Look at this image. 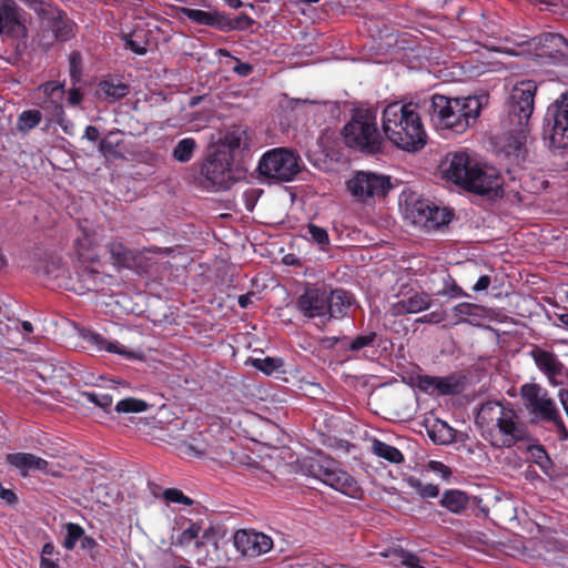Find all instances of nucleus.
Masks as SVG:
<instances>
[{"label":"nucleus","instance_id":"obj_21","mask_svg":"<svg viewBox=\"0 0 568 568\" xmlns=\"http://www.w3.org/2000/svg\"><path fill=\"white\" fill-rule=\"evenodd\" d=\"M6 459L8 464L18 469L22 476H27L30 470H39L52 476L57 475L48 460L30 453L8 454Z\"/></svg>","mask_w":568,"mask_h":568},{"label":"nucleus","instance_id":"obj_11","mask_svg":"<svg viewBox=\"0 0 568 568\" xmlns=\"http://www.w3.org/2000/svg\"><path fill=\"white\" fill-rule=\"evenodd\" d=\"M405 217L415 226L428 231L437 230L450 222L452 214L428 200H416L407 205Z\"/></svg>","mask_w":568,"mask_h":568},{"label":"nucleus","instance_id":"obj_52","mask_svg":"<svg viewBox=\"0 0 568 568\" xmlns=\"http://www.w3.org/2000/svg\"><path fill=\"white\" fill-rule=\"evenodd\" d=\"M0 498L9 505L14 504L17 501L16 494L11 489L4 488L1 484H0Z\"/></svg>","mask_w":568,"mask_h":568},{"label":"nucleus","instance_id":"obj_39","mask_svg":"<svg viewBox=\"0 0 568 568\" xmlns=\"http://www.w3.org/2000/svg\"><path fill=\"white\" fill-rule=\"evenodd\" d=\"M41 113L38 110L23 111L18 119V128L20 131H30L41 121Z\"/></svg>","mask_w":568,"mask_h":568},{"label":"nucleus","instance_id":"obj_38","mask_svg":"<svg viewBox=\"0 0 568 568\" xmlns=\"http://www.w3.org/2000/svg\"><path fill=\"white\" fill-rule=\"evenodd\" d=\"M181 12L187 17L191 21L202 26H213L215 18L212 13L200 9L182 8Z\"/></svg>","mask_w":568,"mask_h":568},{"label":"nucleus","instance_id":"obj_22","mask_svg":"<svg viewBox=\"0 0 568 568\" xmlns=\"http://www.w3.org/2000/svg\"><path fill=\"white\" fill-rule=\"evenodd\" d=\"M83 339L85 343L93 349L106 351L109 353H114L120 356H123L129 359L141 358V354L139 352L129 351L123 345H121L116 341H108L101 334L94 332H87L83 334Z\"/></svg>","mask_w":568,"mask_h":568},{"label":"nucleus","instance_id":"obj_60","mask_svg":"<svg viewBox=\"0 0 568 568\" xmlns=\"http://www.w3.org/2000/svg\"><path fill=\"white\" fill-rule=\"evenodd\" d=\"M81 546L83 548H92L95 546V540L91 537H82L81 538Z\"/></svg>","mask_w":568,"mask_h":568},{"label":"nucleus","instance_id":"obj_44","mask_svg":"<svg viewBox=\"0 0 568 568\" xmlns=\"http://www.w3.org/2000/svg\"><path fill=\"white\" fill-rule=\"evenodd\" d=\"M307 233L311 236L312 241L321 245L322 248L329 242L327 231L323 227L310 224L307 227Z\"/></svg>","mask_w":568,"mask_h":568},{"label":"nucleus","instance_id":"obj_59","mask_svg":"<svg viewBox=\"0 0 568 568\" xmlns=\"http://www.w3.org/2000/svg\"><path fill=\"white\" fill-rule=\"evenodd\" d=\"M40 568H59V565L45 557L41 558Z\"/></svg>","mask_w":568,"mask_h":568},{"label":"nucleus","instance_id":"obj_26","mask_svg":"<svg viewBox=\"0 0 568 568\" xmlns=\"http://www.w3.org/2000/svg\"><path fill=\"white\" fill-rule=\"evenodd\" d=\"M106 250L110 253L112 264L116 267H130L135 260L134 253L120 241H110L106 244Z\"/></svg>","mask_w":568,"mask_h":568},{"label":"nucleus","instance_id":"obj_14","mask_svg":"<svg viewBox=\"0 0 568 568\" xmlns=\"http://www.w3.org/2000/svg\"><path fill=\"white\" fill-rule=\"evenodd\" d=\"M529 355L538 369L547 377L550 385L559 386L566 383L568 379V369L555 353L539 346H534Z\"/></svg>","mask_w":568,"mask_h":568},{"label":"nucleus","instance_id":"obj_13","mask_svg":"<svg viewBox=\"0 0 568 568\" xmlns=\"http://www.w3.org/2000/svg\"><path fill=\"white\" fill-rule=\"evenodd\" d=\"M504 133L498 140L500 150L507 156H514L519 160L526 153V144L529 136V123H509L503 121Z\"/></svg>","mask_w":568,"mask_h":568},{"label":"nucleus","instance_id":"obj_53","mask_svg":"<svg viewBox=\"0 0 568 568\" xmlns=\"http://www.w3.org/2000/svg\"><path fill=\"white\" fill-rule=\"evenodd\" d=\"M490 285V277L488 275H481L478 281L475 283V285L473 286V290L475 292H480V291H485L489 287Z\"/></svg>","mask_w":568,"mask_h":568},{"label":"nucleus","instance_id":"obj_36","mask_svg":"<svg viewBox=\"0 0 568 568\" xmlns=\"http://www.w3.org/2000/svg\"><path fill=\"white\" fill-rule=\"evenodd\" d=\"M527 452L530 462L537 464L542 470L547 471L550 468L551 460L540 445H529Z\"/></svg>","mask_w":568,"mask_h":568},{"label":"nucleus","instance_id":"obj_16","mask_svg":"<svg viewBox=\"0 0 568 568\" xmlns=\"http://www.w3.org/2000/svg\"><path fill=\"white\" fill-rule=\"evenodd\" d=\"M327 291L308 287L301 294L296 301V308L307 318H320L322 322H327L328 311Z\"/></svg>","mask_w":568,"mask_h":568},{"label":"nucleus","instance_id":"obj_57","mask_svg":"<svg viewBox=\"0 0 568 568\" xmlns=\"http://www.w3.org/2000/svg\"><path fill=\"white\" fill-rule=\"evenodd\" d=\"M234 71L241 75V77H246L251 73L252 71V67L247 63H239L235 68H234Z\"/></svg>","mask_w":568,"mask_h":568},{"label":"nucleus","instance_id":"obj_49","mask_svg":"<svg viewBox=\"0 0 568 568\" xmlns=\"http://www.w3.org/2000/svg\"><path fill=\"white\" fill-rule=\"evenodd\" d=\"M444 320V316L442 313L438 312H432L429 314H425L416 320L417 323H429V324H437L440 323Z\"/></svg>","mask_w":568,"mask_h":568},{"label":"nucleus","instance_id":"obj_25","mask_svg":"<svg viewBox=\"0 0 568 568\" xmlns=\"http://www.w3.org/2000/svg\"><path fill=\"white\" fill-rule=\"evenodd\" d=\"M327 320L343 317L353 303V296L344 290L327 292Z\"/></svg>","mask_w":568,"mask_h":568},{"label":"nucleus","instance_id":"obj_33","mask_svg":"<svg viewBox=\"0 0 568 568\" xmlns=\"http://www.w3.org/2000/svg\"><path fill=\"white\" fill-rule=\"evenodd\" d=\"M148 407L149 405L146 402L133 397H128L118 402L114 409L119 414H129L144 412Z\"/></svg>","mask_w":568,"mask_h":568},{"label":"nucleus","instance_id":"obj_23","mask_svg":"<svg viewBox=\"0 0 568 568\" xmlns=\"http://www.w3.org/2000/svg\"><path fill=\"white\" fill-rule=\"evenodd\" d=\"M432 305L430 295L425 292L415 293L406 298H403L390 306L393 315L416 314L422 311L428 310Z\"/></svg>","mask_w":568,"mask_h":568},{"label":"nucleus","instance_id":"obj_3","mask_svg":"<svg viewBox=\"0 0 568 568\" xmlns=\"http://www.w3.org/2000/svg\"><path fill=\"white\" fill-rule=\"evenodd\" d=\"M484 99L485 97L448 98L434 94L429 110L430 121L439 131L462 134L476 123Z\"/></svg>","mask_w":568,"mask_h":568},{"label":"nucleus","instance_id":"obj_45","mask_svg":"<svg viewBox=\"0 0 568 568\" xmlns=\"http://www.w3.org/2000/svg\"><path fill=\"white\" fill-rule=\"evenodd\" d=\"M163 497L165 500L170 503H179L186 506H190L193 504V500L185 496L181 490L175 488H169L163 491Z\"/></svg>","mask_w":568,"mask_h":568},{"label":"nucleus","instance_id":"obj_37","mask_svg":"<svg viewBox=\"0 0 568 568\" xmlns=\"http://www.w3.org/2000/svg\"><path fill=\"white\" fill-rule=\"evenodd\" d=\"M65 537L63 539V547L68 550H71L74 548L75 544L83 537L84 529L73 523H68L65 526Z\"/></svg>","mask_w":568,"mask_h":568},{"label":"nucleus","instance_id":"obj_42","mask_svg":"<svg viewBox=\"0 0 568 568\" xmlns=\"http://www.w3.org/2000/svg\"><path fill=\"white\" fill-rule=\"evenodd\" d=\"M39 90L43 92L44 95L51 99L53 103H59L63 95V85L57 81H49L39 87Z\"/></svg>","mask_w":568,"mask_h":568},{"label":"nucleus","instance_id":"obj_32","mask_svg":"<svg viewBox=\"0 0 568 568\" xmlns=\"http://www.w3.org/2000/svg\"><path fill=\"white\" fill-rule=\"evenodd\" d=\"M100 91L113 101L125 97L129 93V87L120 81L106 80L99 84Z\"/></svg>","mask_w":568,"mask_h":568},{"label":"nucleus","instance_id":"obj_35","mask_svg":"<svg viewBox=\"0 0 568 568\" xmlns=\"http://www.w3.org/2000/svg\"><path fill=\"white\" fill-rule=\"evenodd\" d=\"M81 397L85 402L94 404L104 412H109L113 403L112 396L105 393L83 392Z\"/></svg>","mask_w":568,"mask_h":568},{"label":"nucleus","instance_id":"obj_10","mask_svg":"<svg viewBox=\"0 0 568 568\" xmlns=\"http://www.w3.org/2000/svg\"><path fill=\"white\" fill-rule=\"evenodd\" d=\"M537 85L531 80L516 83L508 100V114L505 120L509 123H529L535 106Z\"/></svg>","mask_w":568,"mask_h":568},{"label":"nucleus","instance_id":"obj_5","mask_svg":"<svg viewBox=\"0 0 568 568\" xmlns=\"http://www.w3.org/2000/svg\"><path fill=\"white\" fill-rule=\"evenodd\" d=\"M342 134L348 148L367 153H375L381 149L382 136L377 129L376 116L368 110L355 111Z\"/></svg>","mask_w":568,"mask_h":568},{"label":"nucleus","instance_id":"obj_12","mask_svg":"<svg viewBox=\"0 0 568 568\" xmlns=\"http://www.w3.org/2000/svg\"><path fill=\"white\" fill-rule=\"evenodd\" d=\"M232 156L222 151L214 152L202 165L201 174L213 190L229 189L233 184Z\"/></svg>","mask_w":568,"mask_h":568},{"label":"nucleus","instance_id":"obj_54","mask_svg":"<svg viewBox=\"0 0 568 568\" xmlns=\"http://www.w3.org/2000/svg\"><path fill=\"white\" fill-rule=\"evenodd\" d=\"M126 48L133 51L136 54H144L146 52V48L142 44L136 43L134 40H126Z\"/></svg>","mask_w":568,"mask_h":568},{"label":"nucleus","instance_id":"obj_46","mask_svg":"<svg viewBox=\"0 0 568 568\" xmlns=\"http://www.w3.org/2000/svg\"><path fill=\"white\" fill-rule=\"evenodd\" d=\"M70 74L73 80H78L81 72V55L79 52H72L70 55Z\"/></svg>","mask_w":568,"mask_h":568},{"label":"nucleus","instance_id":"obj_7","mask_svg":"<svg viewBox=\"0 0 568 568\" xmlns=\"http://www.w3.org/2000/svg\"><path fill=\"white\" fill-rule=\"evenodd\" d=\"M260 174L266 179L288 182L300 172V158L286 148H275L265 152L257 164Z\"/></svg>","mask_w":568,"mask_h":568},{"label":"nucleus","instance_id":"obj_62","mask_svg":"<svg viewBox=\"0 0 568 568\" xmlns=\"http://www.w3.org/2000/svg\"><path fill=\"white\" fill-rule=\"evenodd\" d=\"M251 303V296L248 295H241L239 297V304L241 307L245 308L248 306V304Z\"/></svg>","mask_w":568,"mask_h":568},{"label":"nucleus","instance_id":"obj_47","mask_svg":"<svg viewBox=\"0 0 568 568\" xmlns=\"http://www.w3.org/2000/svg\"><path fill=\"white\" fill-rule=\"evenodd\" d=\"M428 469L436 474H439L444 479L449 478L452 475L449 467H447L445 464L438 460H430L428 463Z\"/></svg>","mask_w":568,"mask_h":568},{"label":"nucleus","instance_id":"obj_19","mask_svg":"<svg viewBox=\"0 0 568 568\" xmlns=\"http://www.w3.org/2000/svg\"><path fill=\"white\" fill-rule=\"evenodd\" d=\"M234 546L243 556L257 557L272 549L273 540L263 532L243 529L235 532Z\"/></svg>","mask_w":568,"mask_h":568},{"label":"nucleus","instance_id":"obj_64","mask_svg":"<svg viewBox=\"0 0 568 568\" xmlns=\"http://www.w3.org/2000/svg\"><path fill=\"white\" fill-rule=\"evenodd\" d=\"M21 327L23 332L28 334H31L33 332V325L28 321L22 322Z\"/></svg>","mask_w":568,"mask_h":568},{"label":"nucleus","instance_id":"obj_24","mask_svg":"<svg viewBox=\"0 0 568 568\" xmlns=\"http://www.w3.org/2000/svg\"><path fill=\"white\" fill-rule=\"evenodd\" d=\"M539 43L544 49L540 55L548 57L554 61L568 57V41L560 34L546 33L540 37Z\"/></svg>","mask_w":568,"mask_h":568},{"label":"nucleus","instance_id":"obj_48","mask_svg":"<svg viewBox=\"0 0 568 568\" xmlns=\"http://www.w3.org/2000/svg\"><path fill=\"white\" fill-rule=\"evenodd\" d=\"M477 306L470 303H460L454 307L455 315L469 316L474 314Z\"/></svg>","mask_w":568,"mask_h":568},{"label":"nucleus","instance_id":"obj_9","mask_svg":"<svg viewBox=\"0 0 568 568\" xmlns=\"http://www.w3.org/2000/svg\"><path fill=\"white\" fill-rule=\"evenodd\" d=\"M390 187L388 176L374 172L359 171L347 181V189L352 196L362 203L384 197Z\"/></svg>","mask_w":568,"mask_h":568},{"label":"nucleus","instance_id":"obj_34","mask_svg":"<svg viewBox=\"0 0 568 568\" xmlns=\"http://www.w3.org/2000/svg\"><path fill=\"white\" fill-rule=\"evenodd\" d=\"M385 556H392L394 558L393 562L398 561L400 565L406 566L407 568H425L420 565V560L416 555L403 549H395Z\"/></svg>","mask_w":568,"mask_h":568},{"label":"nucleus","instance_id":"obj_41","mask_svg":"<svg viewBox=\"0 0 568 568\" xmlns=\"http://www.w3.org/2000/svg\"><path fill=\"white\" fill-rule=\"evenodd\" d=\"M202 531V526L199 523H190V525L180 534L176 539V545L185 546L195 540Z\"/></svg>","mask_w":568,"mask_h":568},{"label":"nucleus","instance_id":"obj_20","mask_svg":"<svg viewBox=\"0 0 568 568\" xmlns=\"http://www.w3.org/2000/svg\"><path fill=\"white\" fill-rule=\"evenodd\" d=\"M43 31H50L52 34H42V45L51 44L52 40L67 41L73 36V23L68 17L57 9L50 8L47 17L42 19Z\"/></svg>","mask_w":568,"mask_h":568},{"label":"nucleus","instance_id":"obj_4","mask_svg":"<svg viewBox=\"0 0 568 568\" xmlns=\"http://www.w3.org/2000/svg\"><path fill=\"white\" fill-rule=\"evenodd\" d=\"M306 475L321 480L328 487L352 498H358L361 488L357 481L338 463L326 456L310 458L304 462Z\"/></svg>","mask_w":568,"mask_h":568},{"label":"nucleus","instance_id":"obj_51","mask_svg":"<svg viewBox=\"0 0 568 568\" xmlns=\"http://www.w3.org/2000/svg\"><path fill=\"white\" fill-rule=\"evenodd\" d=\"M439 495V489L434 484H425L420 490V497L423 498H435Z\"/></svg>","mask_w":568,"mask_h":568},{"label":"nucleus","instance_id":"obj_2","mask_svg":"<svg viewBox=\"0 0 568 568\" xmlns=\"http://www.w3.org/2000/svg\"><path fill=\"white\" fill-rule=\"evenodd\" d=\"M444 176L470 192L491 199L503 196L501 176L496 169L481 165L466 152L447 155L443 163Z\"/></svg>","mask_w":568,"mask_h":568},{"label":"nucleus","instance_id":"obj_50","mask_svg":"<svg viewBox=\"0 0 568 568\" xmlns=\"http://www.w3.org/2000/svg\"><path fill=\"white\" fill-rule=\"evenodd\" d=\"M442 428L444 430V434L440 435L438 438H436L435 436H432V438L435 443L446 444L454 438L453 428L448 427L446 424H442Z\"/></svg>","mask_w":568,"mask_h":568},{"label":"nucleus","instance_id":"obj_56","mask_svg":"<svg viewBox=\"0 0 568 568\" xmlns=\"http://www.w3.org/2000/svg\"><path fill=\"white\" fill-rule=\"evenodd\" d=\"M82 100V93L79 89H72L69 91V103L72 105H78Z\"/></svg>","mask_w":568,"mask_h":568},{"label":"nucleus","instance_id":"obj_8","mask_svg":"<svg viewBox=\"0 0 568 568\" xmlns=\"http://www.w3.org/2000/svg\"><path fill=\"white\" fill-rule=\"evenodd\" d=\"M545 139L554 149L568 148V91L550 104L546 114Z\"/></svg>","mask_w":568,"mask_h":568},{"label":"nucleus","instance_id":"obj_29","mask_svg":"<svg viewBox=\"0 0 568 568\" xmlns=\"http://www.w3.org/2000/svg\"><path fill=\"white\" fill-rule=\"evenodd\" d=\"M372 452L377 457L393 464H399L404 460V455L399 449L379 439L372 440Z\"/></svg>","mask_w":568,"mask_h":568},{"label":"nucleus","instance_id":"obj_27","mask_svg":"<svg viewBox=\"0 0 568 568\" xmlns=\"http://www.w3.org/2000/svg\"><path fill=\"white\" fill-rule=\"evenodd\" d=\"M423 387L437 389L443 395L457 394L460 390L458 381L453 377H432L424 376L420 379Z\"/></svg>","mask_w":568,"mask_h":568},{"label":"nucleus","instance_id":"obj_28","mask_svg":"<svg viewBox=\"0 0 568 568\" xmlns=\"http://www.w3.org/2000/svg\"><path fill=\"white\" fill-rule=\"evenodd\" d=\"M467 495L456 489L445 491L440 498V505L454 514L462 513L467 507Z\"/></svg>","mask_w":568,"mask_h":568},{"label":"nucleus","instance_id":"obj_40","mask_svg":"<svg viewBox=\"0 0 568 568\" xmlns=\"http://www.w3.org/2000/svg\"><path fill=\"white\" fill-rule=\"evenodd\" d=\"M251 363L254 368L265 375H271L283 365V361L275 357L254 358Z\"/></svg>","mask_w":568,"mask_h":568},{"label":"nucleus","instance_id":"obj_63","mask_svg":"<svg viewBox=\"0 0 568 568\" xmlns=\"http://www.w3.org/2000/svg\"><path fill=\"white\" fill-rule=\"evenodd\" d=\"M557 318L559 320V322L561 323V325L568 329V313H561V314H557Z\"/></svg>","mask_w":568,"mask_h":568},{"label":"nucleus","instance_id":"obj_55","mask_svg":"<svg viewBox=\"0 0 568 568\" xmlns=\"http://www.w3.org/2000/svg\"><path fill=\"white\" fill-rule=\"evenodd\" d=\"M84 138L95 142L99 139V130L93 125H88L84 131Z\"/></svg>","mask_w":568,"mask_h":568},{"label":"nucleus","instance_id":"obj_6","mask_svg":"<svg viewBox=\"0 0 568 568\" xmlns=\"http://www.w3.org/2000/svg\"><path fill=\"white\" fill-rule=\"evenodd\" d=\"M519 394L530 415L552 423L559 439L565 440L568 438V429L555 400L549 396L547 389L536 383H526L520 386Z\"/></svg>","mask_w":568,"mask_h":568},{"label":"nucleus","instance_id":"obj_30","mask_svg":"<svg viewBox=\"0 0 568 568\" xmlns=\"http://www.w3.org/2000/svg\"><path fill=\"white\" fill-rule=\"evenodd\" d=\"M248 135L247 131L241 126L233 128L229 130L223 136V144L230 149V151H235L241 148L247 146Z\"/></svg>","mask_w":568,"mask_h":568},{"label":"nucleus","instance_id":"obj_43","mask_svg":"<svg viewBox=\"0 0 568 568\" xmlns=\"http://www.w3.org/2000/svg\"><path fill=\"white\" fill-rule=\"evenodd\" d=\"M376 339V333L369 332L367 334L358 335L353 338L347 348L352 352H359L366 347L373 346Z\"/></svg>","mask_w":568,"mask_h":568},{"label":"nucleus","instance_id":"obj_18","mask_svg":"<svg viewBox=\"0 0 568 568\" xmlns=\"http://www.w3.org/2000/svg\"><path fill=\"white\" fill-rule=\"evenodd\" d=\"M0 36L11 39L27 37L24 19L14 0H0Z\"/></svg>","mask_w":568,"mask_h":568},{"label":"nucleus","instance_id":"obj_17","mask_svg":"<svg viewBox=\"0 0 568 568\" xmlns=\"http://www.w3.org/2000/svg\"><path fill=\"white\" fill-rule=\"evenodd\" d=\"M513 412V408L499 402L484 403L476 416V423L481 429L483 437L489 442L490 432L495 428H499Z\"/></svg>","mask_w":568,"mask_h":568},{"label":"nucleus","instance_id":"obj_61","mask_svg":"<svg viewBox=\"0 0 568 568\" xmlns=\"http://www.w3.org/2000/svg\"><path fill=\"white\" fill-rule=\"evenodd\" d=\"M54 552V546L51 542H47L42 547V557L51 556Z\"/></svg>","mask_w":568,"mask_h":568},{"label":"nucleus","instance_id":"obj_58","mask_svg":"<svg viewBox=\"0 0 568 568\" xmlns=\"http://www.w3.org/2000/svg\"><path fill=\"white\" fill-rule=\"evenodd\" d=\"M408 485L420 495V490L423 489L425 484H423L419 479L412 477L408 479Z\"/></svg>","mask_w":568,"mask_h":568},{"label":"nucleus","instance_id":"obj_15","mask_svg":"<svg viewBox=\"0 0 568 568\" xmlns=\"http://www.w3.org/2000/svg\"><path fill=\"white\" fill-rule=\"evenodd\" d=\"M527 438L528 430L514 410L499 428L490 432L489 443L496 448H510Z\"/></svg>","mask_w":568,"mask_h":568},{"label":"nucleus","instance_id":"obj_31","mask_svg":"<svg viewBox=\"0 0 568 568\" xmlns=\"http://www.w3.org/2000/svg\"><path fill=\"white\" fill-rule=\"evenodd\" d=\"M196 149V142L193 138H184L178 142L173 149V158L181 163L189 162Z\"/></svg>","mask_w":568,"mask_h":568},{"label":"nucleus","instance_id":"obj_1","mask_svg":"<svg viewBox=\"0 0 568 568\" xmlns=\"http://www.w3.org/2000/svg\"><path fill=\"white\" fill-rule=\"evenodd\" d=\"M382 128L386 139L396 148L415 153L427 144V133L418 105L393 102L385 106Z\"/></svg>","mask_w":568,"mask_h":568}]
</instances>
